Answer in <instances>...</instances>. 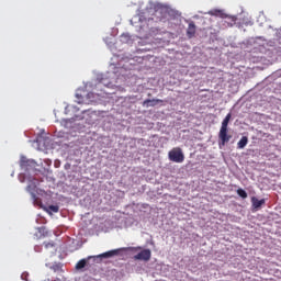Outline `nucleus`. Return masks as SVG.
<instances>
[{"label": "nucleus", "mask_w": 281, "mask_h": 281, "mask_svg": "<svg viewBox=\"0 0 281 281\" xmlns=\"http://www.w3.org/2000/svg\"><path fill=\"white\" fill-rule=\"evenodd\" d=\"M229 120H232V113H228L222 122V126L218 133L220 147L225 146V144H228L229 139H232V135L227 134V126L229 125Z\"/></svg>", "instance_id": "nucleus-2"}, {"label": "nucleus", "mask_w": 281, "mask_h": 281, "mask_svg": "<svg viewBox=\"0 0 281 281\" xmlns=\"http://www.w3.org/2000/svg\"><path fill=\"white\" fill-rule=\"evenodd\" d=\"M150 249H144L134 256V260H144L145 262H148V260H150Z\"/></svg>", "instance_id": "nucleus-4"}, {"label": "nucleus", "mask_w": 281, "mask_h": 281, "mask_svg": "<svg viewBox=\"0 0 281 281\" xmlns=\"http://www.w3.org/2000/svg\"><path fill=\"white\" fill-rule=\"evenodd\" d=\"M46 281H49V279H47Z\"/></svg>", "instance_id": "nucleus-16"}, {"label": "nucleus", "mask_w": 281, "mask_h": 281, "mask_svg": "<svg viewBox=\"0 0 281 281\" xmlns=\"http://www.w3.org/2000/svg\"><path fill=\"white\" fill-rule=\"evenodd\" d=\"M45 210L46 212H48V214H52V212H54V214H58V212L60 211V207L58 205H49Z\"/></svg>", "instance_id": "nucleus-9"}, {"label": "nucleus", "mask_w": 281, "mask_h": 281, "mask_svg": "<svg viewBox=\"0 0 281 281\" xmlns=\"http://www.w3.org/2000/svg\"><path fill=\"white\" fill-rule=\"evenodd\" d=\"M168 158L170 161H173L175 164H183L186 160V156L183 155V150H181V147H175L168 153Z\"/></svg>", "instance_id": "nucleus-3"}, {"label": "nucleus", "mask_w": 281, "mask_h": 281, "mask_svg": "<svg viewBox=\"0 0 281 281\" xmlns=\"http://www.w3.org/2000/svg\"><path fill=\"white\" fill-rule=\"evenodd\" d=\"M237 194H238V196H240L241 199H247V191H246V190L238 189V190H237Z\"/></svg>", "instance_id": "nucleus-11"}, {"label": "nucleus", "mask_w": 281, "mask_h": 281, "mask_svg": "<svg viewBox=\"0 0 281 281\" xmlns=\"http://www.w3.org/2000/svg\"><path fill=\"white\" fill-rule=\"evenodd\" d=\"M117 254H120V250L115 249V250H109L99 256H89L86 259H80L76 263V269H77V271H80V269H85V267H87V265H89V260H91V259L95 260V258H113V256H117Z\"/></svg>", "instance_id": "nucleus-1"}, {"label": "nucleus", "mask_w": 281, "mask_h": 281, "mask_svg": "<svg viewBox=\"0 0 281 281\" xmlns=\"http://www.w3.org/2000/svg\"><path fill=\"white\" fill-rule=\"evenodd\" d=\"M45 249H56V244L54 241H44Z\"/></svg>", "instance_id": "nucleus-10"}, {"label": "nucleus", "mask_w": 281, "mask_h": 281, "mask_svg": "<svg viewBox=\"0 0 281 281\" xmlns=\"http://www.w3.org/2000/svg\"><path fill=\"white\" fill-rule=\"evenodd\" d=\"M34 188H36V184H29V186H27L29 192H30V190H34Z\"/></svg>", "instance_id": "nucleus-14"}, {"label": "nucleus", "mask_w": 281, "mask_h": 281, "mask_svg": "<svg viewBox=\"0 0 281 281\" xmlns=\"http://www.w3.org/2000/svg\"><path fill=\"white\" fill-rule=\"evenodd\" d=\"M247 144H249V138L247 136H243L237 143V148L243 149L245 146H247Z\"/></svg>", "instance_id": "nucleus-8"}, {"label": "nucleus", "mask_w": 281, "mask_h": 281, "mask_svg": "<svg viewBox=\"0 0 281 281\" xmlns=\"http://www.w3.org/2000/svg\"><path fill=\"white\" fill-rule=\"evenodd\" d=\"M164 100L161 99H147L143 102V106H157V104H162Z\"/></svg>", "instance_id": "nucleus-5"}, {"label": "nucleus", "mask_w": 281, "mask_h": 281, "mask_svg": "<svg viewBox=\"0 0 281 281\" xmlns=\"http://www.w3.org/2000/svg\"><path fill=\"white\" fill-rule=\"evenodd\" d=\"M53 271H60V266L59 265H54L52 268H50Z\"/></svg>", "instance_id": "nucleus-13"}, {"label": "nucleus", "mask_w": 281, "mask_h": 281, "mask_svg": "<svg viewBox=\"0 0 281 281\" xmlns=\"http://www.w3.org/2000/svg\"><path fill=\"white\" fill-rule=\"evenodd\" d=\"M132 249H142V247H137V248H132Z\"/></svg>", "instance_id": "nucleus-15"}, {"label": "nucleus", "mask_w": 281, "mask_h": 281, "mask_svg": "<svg viewBox=\"0 0 281 281\" xmlns=\"http://www.w3.org/2000/svg\"><path fill=\"white\" fill-rule=\"evenodd\" d=\"M251 203L255 210H258V207H262V205H265V199L258 200V198H251Z\"/></svg>", "instance_id": "nucleus-7"}, {"label": "nucleus", "mask_w": 281, "mask_h": 281, "mask_svg": "<svg viewBox=\"0 0 281 281\" xmlns=\"http://www.w3.org/2000/svg\"><path fill=\"white\" fill-rule=\"evenodd\" d=\"M21 166H22V168H27V166H30V160L22 159Z\"/></svg>", "instance_id": "nucleus-12"}, {"label": "nucleus", "mask_w": 281, "mask_h": 281, "mask_svg": "<svg viewBox=\"0 0 281 281\" xmlns=\"http://www.w3.org/2000/svg\"><path fill=\"white\" fill-rule=\"evenodd\" d=\"M194 34H196V25L194 24V22L189 23V26L187 29V36H189V38L194 37Z\"/></svg>", "instance_id": "nucleus-6"}]
</instances>
